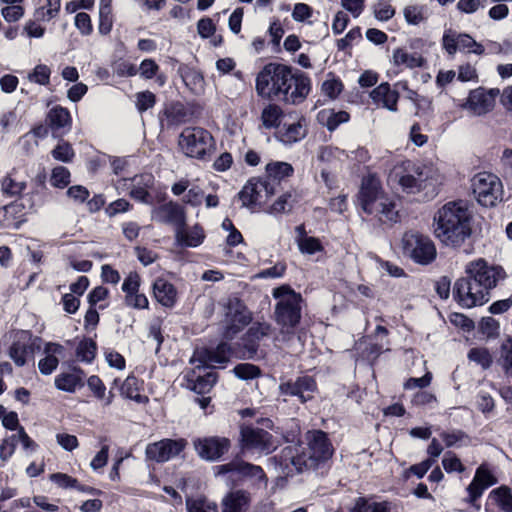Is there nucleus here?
Returning a JSON list of instances; mask_svg holds the SVG:
<instances>
[{
  "mask_svg": "<svg viewBox=\"0 0 512 512\" xmlns=\"http://www.w3.org/2000/svg\"><path fill=\"white\" fill-rule=\"evenodd\" d=\"M250 502L249 494L243 490L229 492L222 499V512H244Z\"/></svg>",
  "mask_w": 512,
  "mask_h": 512,
  "instance_id": "28",
  "label": "nucleus"
},
{
  "mask_svg": "<svg viewBox=\"0 0 512 512\" xmlns=\"http://www.w3.org/2000/svg\"><path fill=\"white\" fill-rule=\"evenodd\" d=\"M23 203L13 202L4 207L3 223L5 227L18 229L26 221Z\"/></svg>",
  "mask_w": 512,
  "mask_h": 512,
  "instance_id": "30",
  "label": "nucleus"
},
{
  "mask_svg": "<svg viewBox=\"0 0 512 512\" xmlns=\"http://www.w3.org/2000/svg\"><path fill=\"white\" fill-rule=\"evenodd\" d=\"M84 373L81 370H74L69 373H62L55 377V386L65 392H75L83 386Z\"/></svg>",
  "mask_w": 512,
  "mask_h": 512,
  "instance_id": "32",
  "label": "nucleus"
},
{
  "mask_svg": "<svg viewBox=\"0 0 512 512\" xmlns=\"http://www.w3.org/2000/svg\"><path fill=\"white\" fill-rule=\"evenodd\" d=\"M282 110L275 104L266 106L261 114L262 124L265 128L270 129L279 126Z\"/></svg>",
  "mask_w": 512,
  "mask_h": 512,
  "instance_id": "45",
  "label": "nucleus"
},
{
  "mask_svg": "<svg viewBox=\"0 0 512 512\" xmlns=\"http://www.w3.org/2000/svg\"><path fill=\"white\" fill-rule=\"evenodd\" d=\"M349 114L346 111H334L332 109H322L317 114L318 122L325 126L329 131L335 130L340 124L349 121Z\"/></svg>",
  "mask_w": 512,
  "mask_h": 512,
  "instance_id": "33",
  "label": "nucleus"
},
{
  "mask_svg": "<svg viewBox=\"0 0 512 512\" xmlns=\"http://www.w3.org/2000/svg\"><path fill=\"white\" fill-rule=\"evenodd\" d=\"M141 382L133 376L125 379L121 386V393L124 397L139 404L148 402V397L141 393Z\"/></svg>",
  "mask_w": 512,
  "mask_h": 512,
  "instance_id": "34",
  "label": "nucleus"
},
{
  "mask_svg": "<svg viewBox=\"0 0 512 512\" xmlns=\"http://www.w3.org/2000/svg\"><path fill=\"white\" fill-rule=\"evenodd\" d=\"M466 277L458 279L453 287V296L464 308L483 305L489 300L490 291L506 278L499 265L489 264L479 258L465 266Z\"/></svg>",
  "mask_w": 512,
  "mask_h": 512,
  "instance_id": "2",
  "label": "nucleus"
},
{
  "mask_svg": "<svg viewBox=\"0 0 512 512\" xmlns=\"http://www.w3.org/2000/svg\"><path fill=\"white\" fill-rule=\"evenodd\" d=\"M458 49L467 50L477 55L484 53V47L467 34L458 35Z\"/></svg>",
  "mask_w": 512,
  "mask_h": 512,
  "instance_id": "55",
  "label": "nucleus"
},
{
  "mask_svg": "<svg viewBox=\"0 0 512 512\" xmlns=\"http://www.w3.org/2000/svg\"><path fill=\"white\" fill-rule=\"evenodd\" d=\"M236 473L240 477L249 478L254 482L266 483V477L260 466L246 463L240 460L220 465L217 467V474Z\"/></svg>",
  "mask_w": 512,
  "mask_h": 512,
  "instance_id": "21",
  "label": "nucleus"
},
{
  "mask_svg": "<svg viewBox=\"0 0 512 512\" xmlns=\"http://www.w3.org/2000/svg\"><path fill=\"white\" fill-rule=\"evenodd\" d=\"M472 215L463 201H450L433 216V231L444 245L460 247L471 236Z\"/></svg>",
  "mask_w": 512,
  "mask_h": 512,
  "instance_id": "5",
  "label": "nucleus"
},
{
  "mask_svg": "<svg viewBox=\"0 0 512 512\" xmlns=\"http://www.w3.org/2000/svg\"><path fill=\"white\" fill-rule=\"evenodd\" d=\"M241 442L243 449L259 454H269L277 447L273 436L269 432L255 427H243L241 429Z\"/></svg>",
  "mask_w": 512,
  "mask_h": 512,
  "instance_id": "12",
  "label": "nucleus"
},
{
  "mask_svg": "<svg viewBox=\"0 0 512 512\" xmlns=\"http://www.w3.org/2000/svg\"><path fill=\"white\" fill-rule=\"evenodd\" d=\"M205 192L198 185H190L187 193L184 195L183 202L192 206L198 207L204 200Z\"/></svg>",
  "mask_w": 512,
  "mask_h": 512,
  "instance_id": "56",
  "label": "nucleus"
},
{
  "mask_svg": "<svg viewBox=\"0 0 512 512\" xmlns=\"http://www.w3.org/2000/svg\"><path fill=\"white\" fill-rule=\"evenodd\" d=\"M442 466L447 473H462L465 471V466L462 464L461 460L452 452H447L444 455Z\"/></svg>",
  "mask_w": 512,
  "mask_h": 512,
  "instance_id": "58",
  "label": "nucleus"
},
{
  "mask_svg": "<svg viewBox=\"0 0 512 512\" xmlns=\"http://www.w3.org/2000/svg\"><path fill=\"white\" fill-rule=\"evenodd\" d=\"M151 218L159 223L174 225L176 229L186 225L184 207L172 201L154 208L151 213Z\"/></svg>",
  "mask_w": 512,
  "mask_h": 512,
  "instance_id": "19",
  "label": "nucleus"
},
{
  "mask_svg": "<svg viewBox=\"0 0 512 512\" xmlns=\"http://www.w3.org/2000/svg\"><path fill=\"white\" fill-rule=\"evenodd\" d=\"M51 154L55 160L61 162H70L74 157V150L67 142L59 143L52 151Z\"/></svg>",
  "mask_w": 512,
  "mask_h": 512,
  "instance_id": "59",
  "label": "nucleus"
},
{
  "mask_svg": "<svg viewBox=\"0 0 512 512\" xmlns=\"http://www.w3.org/2000/svg\"><path fill=\"white\" fill-rule=\"evenodd\" d=\"M348 158L345 150L332 145L321 146L317 152V159L327 168H338Z\"/></svg>",
  "mask_w": 512,
  "mask_h": 512,
  "instance_id": "25",
  "label": "nucleus"
},
{
  "mask_svg": "<svg viewBox=\"0 0 512 512\" xmlns=\"http://www.w3.org/2000/svg\"><path fill=\"white\" fill-rule=\"evenodd\" d=\"M274 187L269 181L249 180L238 193L242 206L250 207L260 204L274 194Z\"/></svg>",
  "mask_w": 512,
  "mask_h": 512,
  "instance_id": "15",
  "label": "nucleus"
},
{
  "mask_svg": "<svg viewBox=\"0 0 512 512\" xmlns=\"http://www.w3.org/2000/svg\"><path fill=\"white\" fill-rule=\"evenodd\" d=\"M316 390V382L310 376H301L295 381L289 380L279 385V391L282 395L297 397L301 403L311 400Z\"/></svg>",
  "mask_w": 512,
  "mask_h": 512,
  "instance_id": "16",
  "label": "nucleus"
},
{
  "mask_svg": "<svg viewBox=\"0 0 512 512\" xmlns=\"http://www.w3.org/2000/svg\"><path fill=\"white\" fill-rule=\"evenodd\" d=\"M226 309L225 317L227 328L225 335L232 337L240 329L249 324L251 315L244 303L238 298L229 299Z\"/></svg>",
  "mask_w": 512,
  "mask_h": 512,
  "instance_id": "14",
  "label": "nucleus"
},
{
  "mask_svg": "<svg viewBox=\"0 0 512 512\" xmlns=\"http://www.w3.org/2000/svg\"><path fill=\"white\" fill-rule=\"evenodd\" d=\"M306 135V128L298 121L291 124H285L279 131V139L284 144H293L300 141Z\"/></svg>",
  "mask_w": 512,
  "mask_h": 512,
  "instance_id": "35",
  "label": "nucleus"
},
{
  "mask_svg": "<svg viewBox=\"0 0 512 512\" xmlns=\"http://www.w3.org/2000/svg\"><path fill=\"white\" fill-rule=\"evenodd\" d=\"M51 185L57 188H64L70 183V172L66 167L57 166L52 170Z\"/></svg>",
  "mask_w": 512,
  "mask_h": 512,
  "instance_id": "53",
  "label": "nucleus"
},
{
  "mask_svg": "<svg viewBox=\"0 0 512 512\" xmlns=\"http://www.w3.org/2000/svg\"><path fill=\"white\" fill-rule=\"evenodd\" d=\"M176 239L183 246L197 247L203 243L205 233L198 224L191 228H186L184 225L176 229Z\"/></svg>",
  "mask_w": 512,
  "mask_h": 512,
  "instance_id": "29",
  "label": "nucleus"
},
{
  "mask_svg": "<svg viewBox=\"0 0 512 512\" xmlns=\"http://www.w3.org/2000/svg\"><path fill=\"white\" fill-rule=\"evenodd\" d=\"M216 380L217 376L214 372H207L203 376L199 375L194 382L193 390L200 394L206 393L213 387Z\"/></svg>",
  "mask_w": 512,
  "mask_h": 512,
  "instance_id": "52",
  "label": "nucleus"
},
{
  "mask_svg": "<svg viewBox=\"0 0 512 512\" xmlns=\"http://www.w3.org/2000/svg\"><path fill=\"white\" fill-rule=\"evenodd\" d=\"M193 444L199 457L208 461L218 460L230 447V441L224 437L198 438Z\"/></svg>",
  "mask_w": 512,
  "mask_h": 512,
  "instance_id": "17",
  "label": "nucleus"
},
{
  "mask_svg": "<svg viewBox=\"0 0 512 512\" xmlns=\"http://www.w3.org/2000/svg\"><path fill=\"white\" fill-rule=\"evenodd\" d=\"M271 331L272 326L269 323H255L249 328L247 335L252 341H260L264 337L269 336Z\"/></svg>",
  "mask_w": 512,
  "mask_h": 512,
  "instance_id": "60",
  "label": "nucleus"
},
{
  "mask_svg": "<svg viewBox=\"0 0 512 512\" xmlns=\"http://www.w3.org/2000/svg\"><path fill=\"white\" fill-rule=\"evenodd\" d=\"M496 483L497 479L487 465L481 464L476 469L472 482L466 488L468 493L466 502L475 506L476 501L483 495L484 491Z\"/></svg>",
  "mask_w": 512,
  "mask_h": 512,
  "instance_id": "18",
  "label": "nucleus"
},
{
  "mask_svg": "<svg viewBox=\"0 0 512 512\" xmlns=\"http://www.w3.org/2000/svg\"><path fill=\"white\" fill-rule=\"evenodd\" d=\"M186 508L188 512H218L217 505L204 497L188 498Z\"/></svg>",
  "mask_w": 512,
  "mask_h": 512,
  "instance_id": "46",
  "label": "nucleus"
},
{
  "mask_svg": "<svg viewBox=\"0 0 512 512\" xmlns=\"http://www.w3.org/2000/svg\"><path fill=\"white\" fill-rule=\"evenodd\" d=\"M50 74L51 70L47 65L39 64L29 73L28 79L40 85H47L50 80Z\"/></svg>",
  "mask_w": 512,
  "mask_h": 512,
  "instance_id": "57",
  "label": "nucleus"
},
{
  "mask_svg": "<svg viewBox=\"0 0 512 512\" xmlns=\"http://www.w3.org/2000/svg\"><path fill=\"white\" fill-rule=\"evenodd\" d=\"M187 444V440L183 438H166L148 444L145 450V454L149 460L163 463L178 456L181 452L184 451Z\"/></svg>",
  "mask_w": 512,
  "mask_h": 512,
  "instance_id": "13",
  "label": "nucleus"
},
{
  "mask_svg": "<svg viewBox=\"0 0 512 512\" xmlns=\"http://www.w3.org/2000/svg\"><path fill=\"white\" fill-rule=\"evenodd\" d=\"M392 62L396 66L413 69L423 67L425 59L419 53H410L404 48H397L393 51Z\"/></svg>",
  "mask_w": 512,
  "mask_h": 512,
  "instance_id": "31",
  "label": "nucleus"
},
{
  "mask_svg": "<svg viewBox=\"0 0 512 512\" xmlns=\"http://www.w3.org/2000/svg\"><path fill=\"white\" fill-rule=\"evenodd\" d=\"M468 358L487 369L491 366L492 357L486 348H473L468 353Z\"/></svg>",
  "mask_w": 512,
  "mask_h": 512,
  "instance_id": "54",
  "label": "nucleus"
},
{
  "mask_svg": "<svg viewBox=\"0 0 512 512\" xmlns=\"http://www.w3.org/2000/svg\"><path fill=\"white\" fill-rule=\"evenodd\" d=\"M441 438L444 441L446 447H455L464 444V442L468 440V436L460 430L452 432H442Z\"/></svg>",
  "mask_w": 512,
  "mask_h": 512,
  "instance_id": "62",
  "label": "nucleus"
},
{
  "mask_svg": "<svg viewBox=\"0 0 512 512\" xmlns=\"http://www.w3.org/2000/svg\"><path fill=\"white\" fill-rule=\"evenodd\" d=\"M230 357V348L226 343H220L215 349H198L194 352L191 362L199 364L200 366L214 367L216 365H223L228 362Z\"/></svg>",
  "mask_w": 512,
  "mask_h": 512,
  "instance_id": "20",
  "label": "nucleus"
},
{
  "mask_svg": "<svg viewBox=\"0 0 512 512\" xmlns=\"http://www.w3.org/2000/svg\"><path fill=\"white\" fill-rule=\"evenodd\" d=\"M156 103V96L151 91H142L135 94V105L140 113L152 108Z\"/></svg>",
  "mask_w": 512,
  "mask_h": 512,
  "instance_id": "50",
  "label": "nucleus"
},
{
  "mask_svg": "<svg viewBox=\"0 0 512 512\" xmlns=\"http://www.w3.org/2000/svg\"><path fill=\"white\" fill-rule=\"evenodd\" d=\"M168 125H179L187 120L188 113L181 102H173L167 105L163 112Z\"/></svg>",
  "mask_w": 512,
  "mask_h": 512,
  "instance_id": "41",
  "label": "nucleus"
},
{
  "mask_svg": "<svg viewBox=\"0 0 512 512\" xmlns=\"http://www.w3.org/2000/svg\"><path fill=\"white\" fill-rule=\"evenodd\" d=\"M131 208L130 203L126 199H117L105 208L108 217H114L119 213H125Z\"/></svg>",
  "mask_w": 512,
  "mask_h": 512,
  "instance_id": "64",
  "label": "nucleus"
},
{
  "mask_svg": "<svg viewBox=\"0 0 512 512\" xmlns=\"http://www.w3.org/2000/svg\"><path fill=\"white\" fill-rule=\"evenodd\" d=\"M494 105L495 96L492 92H487L483 89H476L470 92L463 107L472 114L481 116L491 111Z\"/></svg>",
  "mask_w": 512,
  "mask_h": 512,
  "instance_id": "22",
  "label": "nucleus"
},
{
  "mask_svg": "<svg viewBox=\"0 0 512 512\" xmlns=\"http://www.w3.org/2000/svg\"><path fill=\"white\" fill-rule=\"evenodd\" d=\"M2 346L7 347V353L16 366L26 365L29 358H32L35 350L40 349V338L26 330H14L6 333L0 339V353Z\"/></svg>",
  "mask_w": 512,
  "mask_h": 512,
  "instance_id": "8",
  "label": "nucleus"
},
{
  "mask_svg": "<svg viewBox=\"0 0 512 512\" xmlns=\"http://www.w3.org/2000/svg\"><path fill=\"white\" fill-rule=\"evenodd\" d=\"M64 347L58 343L48 342L44 347L45 357L38 363V368L43 375H50L59 364L57 355H61Z\"/></svg>",
  "mask_w": 512,
  "mask_h": 512,
  "instance_id": "26",
  "label": "nucleus"
},
{
  "mask_svg": "<svg viewBox=\"0 0 512 512\" xmlns=\"http://www.w3.org/2000/svg\"><path fill=\"white\" fill-rule=\"evenodd\" d=\"M179 147L188 157L204 159L214 149L211 133L200 127H187L179 136Z\"/></svg>",
  "mask_w": 512,
  "mask_h": 512,
  "instance_id": "9",
  "label": "nucleus"
},
{
  "mask_svg": "<svg viewBox=\"0 0 512 512\" xmlns=\"http://www.w3.org/2000/svg\"><path fill=\"white\" fill-rule=\"evenodd\" d=\"M391 505L388 502H375L364 497H359L350 512H390Z\"/></svg>",
  "mask_w": 512,
  "mask_h": 512,
  "instance_id": "42",
  "label": "nucleus"
},
{
  "mask_svg": "<svg viewBox=\"0 0 512 512\" xmlns=\"http://www.w3.org/2000/svg\"><path fill=\"white\" fill-rule=\"evenodd\" d=\"M358 201L364 212L374 214L381 221H396L398 212L394 203L383 193L378 178L369 175L363 178Z\"/></svg>",
  "mask_w": 512,
  "mask_h": 512,
  "instance_id": "7",
  "label": "nucleus"
},
{
  "mask_svg": "<svg viewBox=\"0 0 512 512\" xmlns=\"http://www.w3.org/2000/svg\"><path fill=\"white\" fill-rule=\"evenodd\" d=\"M311 90V81L302 72L286 65L269 63L257 74L256 91L263 98L291 104L302 102Z\"/></svg>",
  "mask_w": 512,
  "mask_h": 512,
  "instance_id": "1",
  "label": "nucleus"
},
{
  "mask_svg": "<svg viewBox=\"0 0 512 512\" xmlns=\"http://www.w3.org/2000/svg\"><path fill=\"white\" fill-rule=\"evenodd\" d=\"M125 303L127 306L134 309H147L149 307V301L145 294L135 292L130 295H125Z\"/></svg>",
  "mask_w": 512,
  "mask_h": 512,
  "instance_id": "63",
  "label": "nucleus"
},
{
  "mask_svg": "<svg viewBox=\"0 0 512 512\" xmlns=\"http://www.w3.org/2000/svg\"><path fill=\"white\" fill-rule=\"evenodd\" d=\"M429 9L426 5L410 4L403 10V15L408 24L419 25L429 17Z\"/></svg>",
  "mask_w": 512,
  "mask_h": 512,
  "instance_id": "39",
  "label": "nucleus"
},
{
  "mask_svg": "<svg viewBox=\"0 0 512 512\" xmlns=\"http://www.w3.org/2000/svg\"><path fill=\"white\" fill-rule=\"evenodd\" d=\"M186 87L195 95H201L205 91V79L201 72L188 68L182 74Z\"/></svg>",
  "mask_w": 512,
  "mask_h": 512,
  "instance_id": "38",
  "label": "nucleus"
},
{
  "mask_svg": "<svg viewBox=\"0 0 512 512\" xmlns=\"http://www.w3.org/2000/svg\"><path fill=\"white\" fill-rule=\"evenodd\" d=\"M299 250L302 253L306 254H314L323 249L319 239L315 237H308L306 235H302L301 237H297L296 239Z\"/></svg>",
  "mask_w": 512,
  "mask_h": 512,
  "instance_id": "49",
  "label": "nucleus"
},
{
  "mask_svg": "<svg viewBox=\"0 0 512 512\" xmlns=\"http://www.w3.org/2000/svg\"><path fill=\"white\" fill-rule=\"evenodd\" d=\"M490 497L494 499L496 504L504 512H512V491L506 486L494 489L490 493Z\"/></svg>",
  "mask_w": 512,
  "mask_h": 512,
  "instance_id": "44",
  "label": "nucleus"
},
{
  "mask_svg": "<svg viewBox=\"0 0 512 512\" xmlns=\"http://www.w3.org/2000/svg\"><path fill=\"white\" fill-rule=\"evenodd\" d=\"M370 97L375 104L380 105L391 112L397 111L399 93L396 90L391 89L389 83L385 82L378 85L371 91Z\"/></svg>",
  "mask_w": 512,
  "mask_h": 512,
  "instance_id": "24",
  "label": "nucleus"
},
{
  "mask_svg": "<svg viewBox=\"0 0 512 512\" xmlns=\"http://www.w3.org/2000/svg\"><path fill=\"white\" fill-rule=\"evenodd\" d=\"M276 300L274 319L280 330L275 340L287 342L294 336V329L302 317L303 298L288 285L279 286L272 291Z\"/></svg>",
  "mask_w": 512,
  "mask_h": 512,
  "instance_id": "6",
  "label": "nucleus"
},
{
  "mask_svg": "<svg viewBox=\"0 0 512 512\" xmlns=\"http://www.w3.org/2000/svg\"><path fill=\"white\" fill-rule=\"evenodd\" d=\"M407 194L418 195L431 200L439 193L444 175L433 163H413L404 161L393 168L390 175Z\"/></svg>",
  "mask_w": 512,
  "mask_h": 512,
  "instance_id": "3",
  "label": "nucleus"
},
{
  "mask_svg": "<svg viewBox=\"0 0 512 512\" xmlns=\"http://www.w3.org/2000/svg\"><path fill=\"white\" fill-rule=\"evenodd\" d=\"M402 248L405 255L421 265L430 264L437 256L433 241L418 232L405 233L402 238Z\"/></svg>",
  "mask_w": 512,
  "mask_h": 512,
  "instance_id": "11",
  "label": "nucleus"
},
{
  "mask_svg": "<svg viewBox=\"0 0 512 512\" xmlns=\"http://www.w3.org/2000/svg\"><path fill=\"white\" fill-rule=\"evenodd\" d=\"M26 185V177L21 176L15 168L2 179L1 192L8 197H16L26 189Z\"/></svg>",
  "mask_w": 512,
  "mask_h": 512,
  "instance_id": "27",
  "label": "nucleus"
},
{
  "mask_svg": "<svg viewBox=\"0 0 512 512\" xmlns=\"http://www.w3.org/2000/svg\"><path fill=\"white\" fill-rule=\"evenodd\" d=\"M233 372L235 376L242 380L255 379L260 376V369L254 364L242 363L234 367Z\"/></svg>",
  "mask_w": 512,
  "mask_h": 512,
  "instance_id": "48",
  "label": "nucleus"
},
{
  "mask_svg": "<svg viewBox=\"0 0 512 512\" xmlns=\"http://www.w3.org/2000/svg\"><path fill=\"white\" fill-rule=\"evenodd\" d=\"M47 120L54 130L69 128L72 121L69 110L62 106L53 107L47 115Z\"/></svg>",
  "mask_w": 512,
  "mask_h": 512,
  "instance_id": "36",
  "label": "nucleus"
},
{
  "mask_svg": "<svg viewBox=\"0 0 512 512\" xmlns=\"http://www.w3.org/2000/svg\"><path fill=\"white\" fill-rule=\"evenodd\" d=\"M87 385L88 388L93 392L94 396L99 400H103L106 406L112 403L114 396L113 393H106V387L98 376L93 375L89 377Z\"/></svg>",
  "mask_w": 512,
  "mask_h": 512,
  "instance_id": "43",
  "label": "nucleus"
},
{
  "mask_svg": "<svg viewBox=\"0 0 512 512\" xmlns=\"http://www.w3.org/2000/svg\"><path fill=\"white\" fill-rule=\"evenodd\" d=\"M307 447L287 446L279 456L283 473L290 474L293 468L296 472L316 468L333 455V446L327 434L321 430L309 431L306 434Z\"/></svg>",
  "mask_w": 512,
  "mask_h": 512,
  "instance_id": "4",
  "label": "nucleus"
},
{
  "mask_svg": "<svg viewBox=\"0 0 512 512\" xmlns=\"http://www.w3.org/2000/svg\"><path fill=\"white\" fill-rule=\"evenodd\" d=\"M60 6V0H46V6L38 9L36 15L40 20L49 21L57 16Z\"/></svg>",
  "mask_w": 512,
  "mask_h": 512,
  "instance_id": "51",
  "label": "nucleus"
},
{
  "mask_svg": "<svg viewBox=\"0 0 512 512\" xmlns=\"http://www.w3.org/2000/svg\"><path fill=\"white\" fill-rule=\"evenodd\" d=\"M18 442L17 434L11 435L2 441L0 445V459L2 461H7L13 455Z\"/></svg>",
  "mask_w": 512,
  "mask_h": 512,
  "instance_id": "61",
  "label": "nucleus"
},
{
  "mask_svg": "<svg viewBox=\"0 0 512 512\" xmlns=\"http://www.w3.org/2000/svg\"><path fill=\"white\" fill-rule=\"evenodd\" d=\"M153 296L165 308H173L178 299L175 286L163 278H157L153 283Z\"/></svg>",
  "mask_w": 512,
  "mask_h": 512,
  "instance_id": "23",
  "label": "nucleus"
},
{
  "mask_svg": "<svg viewBox=\"0 0 512 512\" xmlns=\"http://www.w3.org/2000/svg\"><path fill=\"white\" fill-rule=\"evenodd\" d=\"M294 169L287 162H271L266 165L267 177L271 181H281L293 175Z\"/></svg>",
  "mask_w": 512,
  "mask_h": 512,
  "instance_id": "40",
  "label": "nucleus"
},
{
  "mask_svg": "<svg viewBox=\"0 0 512 512\" xmlns=\"http://www.w3.org/2000/svg\"><path fill=\"white\" fill-rule=\"evenodd\" d=\"M471 188L477 201L483 206H494L502 200L503 185L500 178L493 173L480 172L474 175Z\"/></svg>",
  "mask_w": 512,
  "mask_h": 512,
  "instance_id": "10",
  "label": "nucleus"
},
{
  "mask_svg": "<svg viewBox=\"0 0 512 512\" xmlns=\"http://www.w3.org/2000/svg\"><path fill=\"white\" fill-rule=\"evenodd\" d=\"M96 354V343L91 339H83L76 349V356L80 361L90 363Z\"/></svg>",
  "mask_w": 512,
  "mask_h": 512,
  "instance_id": "47",
  "label": "nucleus"
},
{
  "mask_svg": "<svg viewBox=\"0 0 512 512\" xmlns=\"http://www.w3.org/2000/svg\"><path fill=\"white\" fill-rule=\"evenodd\" d=\"M134 181L136 182V184L131 189L130 196L143 203H148L150 197L148 189L153 183L152 175H141L139 177H135Z\"/></svg>",
  "mask_w": 512,
  "mask_h": 512,
  "instance_id": "37",
  "label": "nucleus"
}]
</instances>
